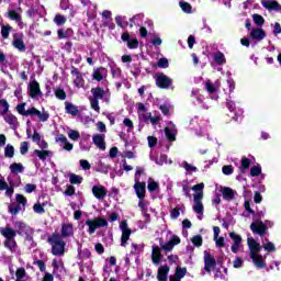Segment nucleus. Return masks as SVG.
<instances>
[{
    "label": "nucleus",
    "mask_w": 281,
    "mask_h": 281,
    "mask_svg": "<svg viewBox=\"0 0 281 281\" xmlns=\"http://www.w3.org/2000/svg\"><path fill=\"white\" fill-rule=\"evenodd\" d=\"M26 276V272H25V269L24 268H19L15 272V281H20V280H23V278H25Z\"/></svg>",
    "instance_id": "nucleus-48"
},
{
    "label": "nucleus",
    "mask_w": 281,
    "mask_h": 281,
    "mask_svg": "<svg viewBox=\"0 0 281 281\" xmlns=\"http://www.w3.org/2000/svg\"><path fill=\"white\" fill-rule=\"evenodd\" d=\"M250 229L252 234H258V236L267 235V225L262 221H256L250 224Z\"/></svg>",
    "instance_id": "nucleus-7"
},
{
    "label": "nucleus",
    "mask_w": 281,
    "mask_h": 281,
    "mask_svg": "<svg viewBox=\"0 0 281 281\" xmlns=\"http://www.w3.org/2000/svg\"><path fill=\"white\" fill-rule=\"evenodd\" d=\"M265 251H276V245L271 241L263 244Z\"/></svg>",
    "instance_id": "nucleus-58"
},
{
    "label": "nucleus",
    "mask_w": 281,
    "mask_h": 281,
    "mask_svg": "<svg viewBox=\"0 0 281 281\" xmlns=\"http://www.w3.org/2000/svg\"><path fill=\"white\" fill-rule=\"evenodd\" d=\"M14 227L16 229V234H19L20 236H24L26 240H32L33 231L30 226H27L23 222H15Z\"/></svg>",
    "instance_id": "nucleus-5"
},
{
    "label": "nucleus",
    "mask_w": 281,
    "mask_h": 281,
    "mask_svg": "<svg viewBox=\"0 0 281 281\" xmlns=\"http://www.w3.org/2000/svg\"><path fill=\"white\" fill-rule=\"evenodd\" d=\"M54 23H56V25H65V23H67V18H65V15L57 14L54 18Z\"/></svg>",
    "instance_id": "nucleus-41"
},
{
    "label": "nucleus",
    "mask_w": 281,
    "mask_h": 281,
    "mask_svg": "<svg viewBox=\"0 0 281 281\" xmlns=\"http://www.w3.org/2000/svg\"><path fill=\"white\" fill-rule=\"evenodd\" d=\"M27 150H30V143L22 142L21 145H20L21 155H26Z\"/></svg>",
    "instance_id": "nucleus-52"
},
{
    "label": "nucleus",
    "mask_w": 281,
    "mask_h": 281,
    "mask_svg": "<svg viewBox=\"0 0 281 281\" xmlns=\"http://www.w3.org/2000/svg\"><path fill=\"white\" fill-rule=\"evenodd\" d=\"M147 189L149 192H155V190L159 189V183L155 182L153 178H149Z\"/></svg>",
    "instance_id": "nucleus-39"
},
{
    "label": "nucleus",
    "mask_w": 281,
    "mask_h": 281,
    "mask_svg": "<svg viewBox=\"0 0 281 281\" xmlns=\"http://www.w3.org/2000/svg\"><path fill=\"white\" fill-rule=\"evenodd\" d=\"M66 106V113H69L70 115H78V106L74 105V103H65Z\"/></svg>",
    "instance_id": "nucleus-33"
},
{
    "label": "nucleus",
    "mask_w": 281,
    "mask_h": 281,
    "mask_svg": "<svg viewBox=\"0 0 281 281\" xmlns=\"http://www.w3.org/2000/svg\"><path fill=\"white\" fill-rule=\"evenodd\" d=\"M203 188H205V183L201 182L191 188L193 192V210L198 214L199 221L203 220Z\"/></svg>",
    "instance_id": "nucleus-2"
},
{
    "label": "nucleus",
    "mask_w": 281,
    "mask_h": 281,
    "mask_svg": "<svg viewBox=\"0 0 281 281\" xmlns=\"http://www.w3.org/2000/svg\"><path fill=\"white\" fill-rule=\"evenodd\" d=\"M168 273H170V267L161 266L158 269L157 280L158 281H166V280H168Z\"/></svg>",
    "instance_id": "nucleus-22"
},
{
    "label": "nucleus",
    "mask_w": 281,
    "mask_h": 281,
    "mask_svg": "<svg viewBox=\"0 0 281 281\" xmlns=\"http://www.w3.org/2000/svg\"><path fill=\"white\" fill-rule=\"evenodd\" d=\"M24 190H25L26 194H32V192H34V190H36V184L27 183V184H25Z\"/></svg>",
    "instance_id": "nucleus-61"
},
{
    "label": "nucleus",
    "mask_w": 281,
    "mask_h": 281,
    "mask_svg": "<svg viewBox=\"0 0 281 281\" xmlns=\"http://www.w3.org/2000/svg\"><path fill=\"white\" fill-rule=\"evenodd\" d=\"M16 111L20 113V115H30L27 114V110H25V104H19L16 106Z\"/></svg>",
    "instance_id": "nucleus-63"
},
{
    "label": "nucleus",
    "mask_w": 281,
    "mask_h": 281,
    "mask_svg": "<svg viewBox=\"0 0 281 281\" xmlns=\"http://www.w3.org/2000/svg\"><path fill=\"white\" fill-rule=\"evenodd\" d=\"M132 23L134 25H139V23H142V21H144V14L139 13V14H136L134 15L132 19H131Z\"/></svg>",
    "instance_id": "nucleus-50"
},
{
    "label": "nucleus",
    "mask_w": 281,
    "mask_h": 281,
    "mask_svg": "<svg viewBox=\"0 0 281 281\" xmlns=\"http://www.w3.org/2000/svg\"><path fill=\"white\" fill-rule=\"evenodd\" d=\"M4 121L7 124H10V126H12V128H14V126H16V116H14L12 114H7L4 116Z\"/></svg>",
    "instance_id": "nucleus-38"
},
{
    "label": "nucleus",
    "mask_w": 281,
    "mask_h": 281,
    "mask_svg": "<svg viewBox=\"0 0 281 281\" xmlns=\"http://www.w3.org/2000/svg\"><path fill=\"white\" fill-rule=\"evenodd\" d=\"M34 155H36V157H38V159H41L42 161H45L47 159V157H49V155H52V151L46 150V149H43V150L35 149Z\"/></svg>",
    "instance_id": "nucleus-31"
},
{
    "label": "nucleus",
    "mask_w": 281,
    "mask_h": 281,
    "mask_svg": "<svg viewBox=\"0 0 281 281\" xmlns=\"http://www.w3.org/2000/svg\"><path fill=\"white\" fill-rule=\"evenodd\" d=\"M15 199L19 205H22L23 207H25V203H27V200L22 194H16Z\"/></svg>",
    "instance_id": "nucleus-60"
},
{
    "label": "nucleus",
    "mask_w": 281,
    "mask_h": 281,
    "mask_svg": "<svg viewBox=\"0 0 281 281\" xmlns=\"http://www.w3.org/2000/svg\"><path fill=\"white\" fill-rule=\"evenodd\" d=\"M13 47H15V49H19V52H25V43L23 42V38L15 37L13 40Z\"/></svg>",
    "instance_id": "nucleus-32"
},
{
    "label": "nucleus",
    "mask_w": 281,
    "mask_h": 281,
    "mask_svg": "<svg viewBox=\"0 0 281 281\" xmlns=\"http://www.w3.org/2000/svg\"><path fill=\"white\" fill-rule=\"evenodd\" d=\"M216 267V259L210 255V252H204V269L207 271V273L212 272V269Z\"/></svg>",
    "instance_id": "nucleus-10"
},
{
    "label": "nucleus",
    "mask_w": 281,
    "mask_h": 281,
    "mask_svg": "<svg viewBox=\"0 0 281 281\" xmlns=\"http://www.w3.org/2000/svg\"><path fill=\"white\" fill-rule=\"evenodd\" d=\"M127 47H130V49H137V47H139V41H137V38L130 40Z\"/></svg>",
    "instance_id": "nucleus-53"
},
{
    "label": "nucleus",
    "mask_w": 281,
    "mask_h": 281,
    "mask_svg": "<svg viewBox=\"0 0 281 281\" xmlns=\"http://www.w3.org/2000/svg\"><path fill=\"white\" fill-rule=\"evenodd\" d=\"M229 237L233 240V245L231 247V251L233 254H238V251H240V247L243 245V237H240V235H238L236 233H231Z\"/></svg>",
    "instance_id": "nucleus-8"
},
{
    "label": "nucleus",
    "mask_w": 281,
    "mask_h": 281,
    "mask_svg": "<svg viewBox=\"0 0 281 281\" xmlns=\"http://www.w3.org/2000/svg\"><path fill=\"white\" fill-rule=\"evenodd\" d=\"M48 240L53 247L52 252L54 256H63L65 254V243L60 239V236L53 235Z\"/></svg>",
    "instance_id": "nucleus-3"
},
{
    "label": "nucleus",
    "mask_w": 281,
    "mask_h": 281,
    "mask_svg": "<svg viewBox=\"0 0 281 281\" xmlns=\"http://www.w3.org/2000/svg\"><path fill=\"white\" fill-rule=\"evenodd\" d=\"M214 60L217 65H225V55L218 52L214 55Z\"/></svg>",
    "instance_id": "nucleus-40"
},
{
    "label": "nucleus",
    "mask_w": 281,
    "mask_h": 281,
    "mask_svg": "<svg viewBox=\"0 0 281 281\" xmlns=\"http://www.w3.org/2000/svg\"><path fill=\"white\" fill-rule=\"evenodd\" d=\"M29 115H35L38 117L40 122H47L49 120V113L46 111H40L36 108H31L27 110Z\"/></svg>",
    "instance_id": "nucleus-11"
},
{
    "label": "nucleus",
    "mask_w": 281,
    "mask_h": 281,
    "mask_svg": "<svg viewBox=\"0 0 281 281\" xmlns=\"http://www.w3.org/2000/svg\"><path fill=\"white\" fill-rule=\"evenodd\" d=\"M4 157L12 159L14 157V146L8 144L4 148Z\"/></svg>",
    "instance_id": "nucleus-36"
},
{
    "label": "nucleus",
    "mask_w": 281,
    "mask_h": 281,
    "mask_svg": "<svg viewBox=\"0 0 281 281\" xmlns=\"http://www.w3.org/2000/svg\"><path fill=\"white\" fill-rule=\"evenodd\" d=\"M151 260L154 265H159V262H161V248H159V246L153 247Z\"/></svg>",
    "instance_id": "nucleus-24"
},
{
    "label": "nucleus",
    "mask_w": 281,
    "mask_h": 281,
    "mask_svg": "<svg viewBox=\"0 0 281 281\" xmlns=\"http://www.w3.org/2000/svg\"><path fill=\"white\" fill-rule=\"evenodd\" d=\"M91 93L94 100H102L103 95H106V92L102 88H93Z\"/></svg>",
    "instance_id": "nucleus-29"
},
{
    "label": "nucleus",
    "mask_w": 281,
    "mask_h": 281,
    "mask_svg": "<svg viewBox=\"0 0 281 281\" xmlns=\"http://www.w3.org/2000/svg\"><path fill=\"white\" fill-rule=\"evenodd\" d=\"M30 98L33 100L38 99V95H41V86L38 85V81H33L30 83Z\"/></svg>",
    "instance_id": "nucleus-16"
},
{
    "label": "nucleus",
    "mask_w": 281,
    "mask_h": 281,
    "mask_svg": "<svg viewBox=\"0 0 281 281\" xmlns=\"http://www.w3.org/2000/svg\"><path fill=\"white\" fill-rule=\"evenodd\" d=\"M156 85L159 87V89H168V87L172 85V79L164 74H158L156 76Z\"/></svg>",
    "instance_id": "nucleus-9"
},
{
    "label": "nucleus",
    "mask_w": 281,
    "mask_h": 281,
    "mask_svg": "<svg viewBox=\"0 0 281 281\" xmlns=\"http://www.w3.org/2000/svg\"><path fill=\"white\" fill-rule=\"evenodd\" d=\"M153 114L150 112H148V110L146 109V105H144V103H138V117L140 120V122H148V120H150V116Z\"/></svg>",
    "instance_id": "nucleus-13"
},
{
    "label": "nucleus",
    "mask_w": 281,
    "mask_h": 281,
    "mask_svg": "<svg viewBox=\"0 0 281 281\" xmlns=\"http://www.w3.org/2000/svg\"><path fill=\"white\" fill-rule=\"evenodd\" d=\"M191 243L195 247H201V245H203V237L201 235H195L192 237Z\"/></svg>",
    "instance_id": "nucleus-43"
},
{
    "label": "nucleus",
    "mask_w": 281,
    "mask_h": 281,
    "mask_svg": "<svg viewBox=\"0 0 281 281\" xmlns=\"http://www.w3.org/2000/svg\"><path fill=\"white\" fill-rule=\"evenodd\" d=\"M92 194H93V196H95V199L101 201L102 199H104L106 196V188H104V186H102V184L94 186V187H92Z\"/></svg>",
    "instance_id": "nucleus-14"
},
{
    "label": "nucleus",
    "mask_w": 281,
    "mask_h": 281,
    "mask_svg": "<svg viewBox=\"0 0 281 281\" xmlns=\"http://www.w3.org/2000/svg\"><path fill=\"white\" fill-rule=\"evenodd\" d=\"M221 192H222L225 201H234V199L236 198V191H234L229 187H222Z\"/></svg>",
    "instance_id": "nucleus-18"
},
{
    "label": "nucleus",
    "mask_w": 281,
    "mask_h": 281,
    "mask_svg": "<svg viewBox=\"0 0 281 281\" xmlns=\"http://www.w3.org/2000/svg\"><path fill=\"white\" fill-rule=\"evenodd\" d=\"M181 166L184 168V170H187V172H196V167L194 165L188 164V161H183Z\"/></svg>",
    "instance_id": "nucleus-46"
},
{
    "label": "nucleus",
    "mask_w": 281,
    "mask_h": 281,
    "mask_svg": "<svg viewBox=\"0 0 281 281\" xmlns=\"http://www.w3.org/2000/svg\"><path fill=\"white\" fill-rule=\"evenodd\" d=\"M4 247H7V249H10V251H15L16 240L14 238L5 239Z\"/></svg>",
    "instance_id": "nucleus-34"
},
{
    "label": "nucleus",
    "mask_w": 281,
    "mask_h": 281,
    "mask_svg": "<svg viewBox=\"0 0 281 281\" xmlns=\"http://www.w3.org/2000/svg\"><path fill=\"white\" fill-rule=\"evenodd\" d=\"M247 245L250 251V259L252 260L255 267H257V269H265V267H267V262H265V259L260 255L262 246H260L258 241L254 239V237L247 238Z\"/></svg>",
    "instance_id": "nucleus-1"
},
{
    "label": "nucleus",
    "mask_w": 281,
    "mask_h": 281,
    "mask_svg": "<svg viewBox=\"0 0 281 281\" xmlns=\"http://www.w3.org/2000/svg\"><path fill=\"white\" fill-rule=\"evenodd\" d=\"M86 225H88L89 227L88 229L89 234H95V229H98L99 227H106L109 223L106 222V220L102 217H97L94 220L86 221Z\"/></svg>",
    "instance_id": "nucleus-4"
},
{
    "label": "nucleus",
    "mask_w": 281,
    "mask_h": 281,
    "mask_svg": "<svg viewBox=\"0 0 281 281\" xmlns=\"http://www.w3.org/2000/svg\"><path fill=\"white\" fill-rule=\"evenodd\" d=\"M9 109H10V104H8V101L4 99H1L0 100V113L2 115H5V113H8V111H9Z\"/></svg>",
    "instance_id": "nucleus-37"
},
{
    "label": "nucleus",
    "mask_w": 281,
    "mask_h": 281,
    "mask_svg": "<svg viewBox=\"0 0 281 281\" xmlns=\"http://www.w3.org/2000/svg\"><path fill=\"white\" fill-rule=\"evenodd\" d=\"M0 234H1V236L5 237V240H8L10 238H16V231H14L10 226L1 227Z\"/></svg>",
    "instance_id": "nucleus-20"
},
{
    "label": "nucleus",
    "mask_w": 281,
    "mask_h": 281,
    "mask_svg": "<svg viewBox=\"0 0 281 281\" xmlns=\"http://www.w3.org/2000/svg\"><path fill=\"white\" fill-rule=\"evenodd\" d=\"M68 137L70 139H74V142H76L80 139V133H78V131L70 130V132L68 133Z\"/></svg>",
    "instance_id": "nucleus-56"
},
{
    "label": "nucleus",
    "mask_w": 281,
    "mask_h": 281,
    "mask_svg": "<svg viewBox=\"0 0 281 281\" xmlns=\"http://www.w3.org/2000/svg\"><path fill=\"white\" fill-rule=\"evenodd\" d=\"M252 20L258 25V27H261V25H265V18L260 14H254Z\"/></svg>",
    "instance_id": "nucleus-42"
},
{
    "label": "nucleus",
    "mask_w": 281,
    "mask_h": 281,
    "mask_svg": "<svg viewBox=\"0 0 281 281\" xmlns=\"http://www.w3.org/2000/svg\"><path fill=\"white\" fill-rule=\"evenodd\" d=\"M138 207L143 214V216H145V218H149V214H148V202L144 201V200H139L138 202Z\"/></svg>",
    "instance_id": "nucleus-30"
},
{
    "label": "nucleus",
    "mask_w": 281,
    "mask_h": 281,
    "mask_svg": "<svg viewBox=\"0 0 281 281\" xmlns=\"http://www.w3.org/2000/svg\"><path fill=\"white\" fill-rule=\"evenodd\" d=\"M261 5L266 8V10H276L277 12H280L281 4L278 3V1H262Z\"/></svg>",
    "instance_id": "nucleus-23"
},
{
    "label": "nucleus",
    "mask_w": 281,
    "mask_h": 281,
    "mask_svg": "<svg viewBox=\"0 0 281 281\" xmlns=\"http://www.w3.org/2000/svg\"><path fill=\"white\" fill-rule=\"evenodd\" d=\"M134 190L136 192V196L139 200H144L146 196V182L135 181Z\"/></svg>",
    "instance_id": "nucleus-12"
},
{
    "label": "nucleus",
    "mask_w": 281,
    "mask_h": 281,
    "mask_svg": "<svg viewBox=\"0 0 281 281\" xmlns=\"http://www.w3.org/2000/svg\"><path fill=\"white\" fill-rule=\"evenodd\" d=\"M8 14L11 21H15V23H21V15L16 13V11H9Z\"/></svg>",
    "instance_id": "nucleus-45"
},
{
    "label": "nucleus",
    "mask_w": 281,
    "mask_h": 281,
    "mask_svg": "<svg viewBox=\"0 0 281 281\" xmlns=\"http://www.w3.org/2000/svg\"><path fill=\"white\" fill-rule=\"evenodd\" d=\"M104 76H106V69H104L103 67L101 68H97L93 74L92 77L94 80H97L98 82H100L101 80L104 79Z\"/></svg>",
    "instance_id": "nucleus-26"
},
{
    "label": "nucleus",
    "mask_w": 281,
    "mask_h": 281,
    "mask_svg": "<svg viewBox=\"0 0 281 281\" xmlns=\"http://www.w3.org/2000/svg\"><path fill=\"white\" fill-rule=\"evenodd\" d=\"M55 95L58 100H66L67 99V93H65V90H63V89H57L55 91Z\"/></svg>",
    "instance_id": "nucleus-54"
},
{
    "label": "nucleus",
    "mask_w": 281,
    "mask_h": 281,
    "mask_svg": "<svg viewBox=\"0 0 281 281\" xmlns=\"http://www.w3.org/2000/svg\"><path fill=\"white\" fill-rule=\"evenodd\" d=\"M165 135L169 142H175L177 139V130L172 123H170L169 126L165 128Z\"/></svg>",
    "instance_id": "nucleus-21"
},
{
    "label": "nucleus",
    "mask_w": 281,
    "mask_h": 281,
    "mask_svg": "<svg viewBox=\"0 0 281 281\" xmlns=\"http://www.w3.org/2000/svg\"><path fill=\"white\" fill-rule=\"evenodd\" d=\"M267 33H265V30L262 29H254L250 32V37H252L255 41H262L263 38H266Z\"/></svg>",
    "instance_id": "nucleus-25"
},
{
    "label": "nucleus",
    "mask_w": 281,
    "mask_h": 281,
    "mask_svg": "<svg viewBox=\"0 0 281 281\" xmlns=\"http://www.w3.org/2000/svg\"><path fill=\"white\" fill-rule=\"evenodd\" d=\"M74 235V225L71 224H64L61 226V236L64 238H67L69 236H72Z\"/></svg>",
    "instance_id": "nucleus-27"
},
{
    "label": "nucleus",
    "mask_w": 281,
    "mask_h": 281,
    "mask_svg": "<svg viewBox=\"0 0 281 281\" xmlns=\"http://www.w3.org/2000/svg\"><path fill=\"white\" fill-rule=\"evenodd\" d=\"M69 181L70 183L72 184H78V183H82V177L78 176V175H75V173H71L69 176Z\"/></svg>",
    "instance_id": "nucleus-44"
},
{
    "label": "nucleus",
    "mask_w": 281,
    "mask_h": 281,
    "mask_svg": "<svg viewBox=\"0 0 281 281\" xmlns=\"http://www.w3.org/2000/svg\"><path fill=\"white\" fill-rule=\"evenodd\" d=\"M71 75L75 76L74 83L78 89L85 87V79H82V75L77 70L76 67L71 68Z\"/></svg>",
    "instance_id": "nucleus-15"
},
{
    "label": "nucleus",
    "mask_w": 281,
    "mask_h": 281,
    "mask_svg": "<svg viewBox=\"0 0 281 281\" xmlns=\"http://www.w3.org/2000/svg\"><path fill=\"white\" fill-rule=\"evenodd\" d=\"M10 170H11V172H15V173L23 172V166L21 164L14 162V164L10 165Z\"/></svg>",
    "instance_id": "nucleus-49"
},
{
    "label": "nucleus",
    "mask_w": 281,
    "mask_h": 281,
    "mask_svg": "<svg viewBox=\"0 0 281 281\" xmlns=\"http://www.w3.org/2000/svg\"><path fill=\"white\" fill-rule=\"evenodd\" d=\"M180 8L183 10L187 14H190L192 12V5L186 1H180Z\"/></svg>",
    "instance_id": "nucleus-47"
},
{
    "label": "nucleus",
    "mask_w": 281,
    "mask_h": 281,
    "mask_svg": "<svg viewBox=\"0 0 281 281\" xmlns=\"http://www.w3.org/2000/svg\"><path fill=\"white\" fill-rule=\"evenodd\" d=\"M120 229L122 232L121 247H126V243H128L132 234L131 228H128V223H126V221L121 222Z\"/></svg>",
    "instance_id": "nucleus-6"
},
{
    "label": "nucleus",
    "mask_w": 281,
    "mask_h": 281,
    "mask_svg": "<svg viewBox=\"0 0 281 281\" xmlns=\"http://www.w3.org/2000/svg\"><path fill=\"white\" fill-rule=\"evenodd\" d=\"M147 140L149 148H155L157 146V138L155 136H148Z\"/></svg>",
    "instance_id": "nucleus-62"
},
{
    "label": "nucleus",
    "mask_w": 281,
    "mask_h": 281,
    "mask_svg": "<svg viewBox=\"0 0 281 281\" xmlns=\"http://www.w3.org/2000/svg\"><path fill=\"white\" fill-rule=\"evenodd\" d=\"M10 30H12V27H10V26H2V31H1L2 37L8 38V36H10Z\"/></svg>",
    "instance_id": "nucleus-64"
},
{
    "label": "nucleus",
    "mask_w": 281,
    "mask_h": 281,
    "mask_svg": "<svg viewBox=\"0 0 281 281\" xmlns=\"http://www.w3.org/2000/svg\"><path fill=\"white\" fill-rule=\"evenodd\" d=\"M33 210L35 214H45V209L40 203L34 204Z\"/></svg>",
    "instance_id": "nucleus-57"
},
{
    "label": "nucleus",
    "mask_w": 281,
    "mask_h": 281,
    "mask_svg": "<svg viewBox=\"0 0 281 281\" xmlns=\"http://www.w3.org/2000/svg\"><path fill=\"white\" fill-rule=\"evenodd\" d=\"M181 243V239L177 235H173L171 240H169L167 244H160L161 249L164 251H170L175 248V245H179Z\"/></svg>",
    "instance_id": "nucleus-17"
},
{
    "label": "nucleus",
    "mask_w": 281,
    "mask_h": 281,
    "mask_svg": "<svg viewBox=\"0 0 281 281\" xmlns=\"http://www.w3.org/2000/svg\"><path fill=\"white\" fill-rule=\"evenodd\" d=\"M260 172H262V169L259 166H254L250 169L251 177H259Z\"/></svg>",
    "instance_id": "nucleus-55"
},
{
    "label": "nucleus",
    "mask_w": 281,
    "mask_h": 281,
    "mask_svg": "<svg viewBox=\"0 0 281 281\" xmlns=\"http://www.w3.org/2000/svg\"><path fill=\"white\" fill-rule=\"evenodd\" d=\"M187 273H188L187 268L177 267L176 268V276H173V277L177 278L178 280H181L182 278H186Z\"/></svg>",
    "instance_id": "nucleus-35"
},
{
    "label": "nucleus",
    "mask_w": 281,
    "mask_h": 281,
    "mask_svg": "<svg viewBox=\"0 0 281 281\" xmlns=\"http://www.w3.org/2000/svg\"><path fill=\"white\" fill-rule=\"evenodd\" d=\"M90 104L93 111H97V113H100V103L98 102V99L90 98Z\"/></svg>",
    "instance_id": "nucleus-51"
},
{
    "label": "nucleus",
    "mask_w": 281,
    "mask_h": 281,
    "mask_svg": "<svg viewBox=\"0 0 281 281\" xmlns=\"http://www.w3.org/2000/svg\"><path fill=\"white\" fill-rule=\"evenodd\" d=\"M158 67L160 68V69H168V59L167 58H160L159 60H158Z\"/></svg>",
    "instance_id": "nucleus-59"
},
{
    "label": "nucleus",
    "mask_w": 281,
    "mask_h": 281,
    "mask_svg": "<svg viewBox=\"0 0 281 281\" xmlns=\"http://www.w3.org/2000/svg\"><path fill=\"white\" fill-rule=\"evenodd\" d=\"M93 144L99 148L100 150H106V143H104V136L100 134H95L92 137Z\"/></svg>",
    "instance_id": "nucleus-19"
},
{
    "label": "nucleus",
    "mask_w": 281,
    "mask_h": 281,
    "mask_svg": "<svg viewBox=\"0 0 281 281\" xmlns=\"http://www.w3.org/2000/svg\"><path fill=\"white\" fill-rule=\"evenodd\" d=\"M205 89L209 93H216L217 89H221V81L217 80L215 85L211 81H206Z\"/></svg>",
    "instance_id": "nucleus-28"
}]
</instances>
